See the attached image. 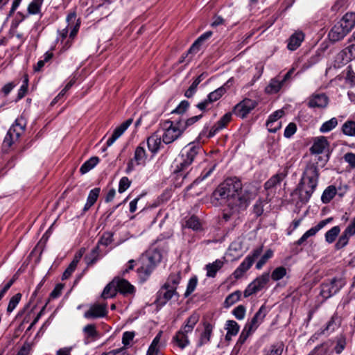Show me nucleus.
I'll list each match as a JSON object with an SVG mask.
<instances>
[{"label": "nucleus", "instance_id": "obj_38", "mask_svg": "<svg viewBox=\"0 0 355 355\" xmlns=\"http://www.w3.org/2000/svg\"><path fill=\"white\" fill-rule=\"evenodd\" d=\"M180 279L181 276L180 272L172 273L169 275L164 285L169 288H174L176 291L177 286L179 284Z\"/></svg>", "mask_w": 355, "mask_h": 355}, {"label": "nucleus", "instance_id": "obj_42", "mask_svg": "<svg viewBox=\"0 0 355 355\" xmlns=\"http://www.w3.org/2000/svg\"><path fill=\"white\" fill-rule=\"evenodd\" d=\"M241 296V292L240 291H236L230 294L224 302V306L226 308H228L236 302H237Z\"/></svg>", "mask_w": 355, "mask_h": 355}, {"label": "nucleus", "instance_id": "obj_58", "mask_svg": "<svg viewBox=\"0 0 355 355\" xmlns=\"http://www.w3.org/2000/svg\"><path fill=\"white\" fill-rule=\"evenodd\" d=\"M297 130V126L294 123H290L285 128L284 135L286 138L292 137Z\"/></svg>", "mask_w": 355, "mask_h": 355}, {"label": "nucleus", "instance_id": "obj_4", "mask_svg": "<svg viewBox=\"0 0 355 355\" xmlns=\"http://www.w3.org/2000/svg\"><path fill=\"white\" fill-rule=\"evenodd\" d=\"M162 254L156 248H150L141 255L139 259L140 266L137 269L139 275L146 279L161 261Z\"/></svg>", "mask_w": 355, "mask_h": 355}, {"label": "nucleus", "instance_id": "obj_59", "mask_svg": "<svg viewBox=\"0 0 355 355\" xmlns=\"http://www.w3.org/2000/svg\"><path fill=\"white\" fill-rule=\"evenodd\" d=\"M315 230L309 229L307 230L302 236L300 238L295 244L297 245H302L307 239L308 238L313 236L315 235L314 234Z\"/></svg>", "mask_w": 355, "mask_h": 355}, {"label": "nucleus", "instance_id": "obj_12", "mask_svg": "<svg viewBox=\"0 0 355 355\" xmlns=\"http://www.w3.org/2000/svg\"><path fill=\"white\" fill-rule=\"evenodd\" d=\"M293 72L294 68H292L284 75L282 79H280L279 76L272 78L265 89L266 92L270 94L277 93L284 83L291 79Z\"/></svg>", "mask_w": 355, "mask_h": 355}, {"label": "nucleus", "instance_id": "obj_57", "mask_svg": "<svg viewBox=\"0 0 355 355\" xmlns=\"http://www.w3.org/2000/svg\"><path fill=\"white\" fill-rule=\"evenodd\" d=\"M250 336H251L250 334L245 331L244 330H242L239 336V338L235 345V348H238L239 349H240L241 345L245 343V342L247 340Z\"/></svg>", "mask_w": 355, "mask_h": 355}, {"label": "nucleus", "instance_id": "obj_6", "mask_svg": "<svg viewBox=\"0 0 355 355\" xmlns=\"http://www.w3.org/2000/svg\"><path fill=\"white\" fill-rule=\"evenodd\" d=\"M355 24V14L347 13L342 20L334 26L329 32V37L333 41L343 39L354 27Z\"/></svg>", "mask_w": 355, "mask_h": 355}, {"label": "nucleus", "instance_id": "obj_32", "mask_svg": "<svg viewBox=\"0 0 355 355\" xmlns=\"http://www.w3.org/2000/svg\"><path fill=\"white\" fill-rule=\"evenodd\" d=\"M204 331L201 334L199 345L207 344L210 341V338L212 334L213 325L209 322L204 323Z\"/></svg>", "mask_w": 355, "mask_h": 355}, {"label": "nucleus", "instance_id": "obj_28", "mask_svg": "<svg viewBox=\"0 0 355 355\" xmlns=\"http://www.w3.org/2000/svg\"><path fill=\"white\" fill-rule=\"evenodd\" d=\"M224 265V261L220 259H216L213 263L206 265L205 269L207 270V276L208 277H215L217 272L222 268Z\"/></svg>", "mask_w": 355, "mask_h": 355}, {"label": "nucleus", "instance_id": "obj_14", "mask_svg": "<svg viewBox=\"0 0 355 355\" xmlns=\"http://www.w3.org/2000/svg\"><path fill=\"white\" fill-rule=\"evenodd\" d=\"M231 119L232 114L230 112L226 113L220 119V120L217 121L216 123H215L211 128L208 134H207L208 128L207 126H205L201 132V135H206L208 138L214 137L218 131L225 128L227 123L231 121Z\"/></svg>", "mask_w": 355, "mask_h": 355}, {"label": "nucleus", "instance_id": "obj_16", "mask_svg": "<svg viewBox=\"0 0 355 355\" xmlns=\"http://www.w3.org/2000/svg\"><path fill=\"white\" fill-rule=\"evenodd\" d=\"M174 296L178 297V292L174 288L163 285L157 292L156 302L159 305L164 306Z\"/></svg>", "mask_w": 355, "mask_h": 355}, {"label": "nucleus", "instance_id": "obj_29", "mask_svg": "<svg viewBox=\"0 0 355 355\" xmlns=\"http://www.w3.org/2000/svg\"><path fill=\"white\" fill-rule=\"evenodd\" d=\"M284 345L282 342H277L265 347L263 350V355H282Z\"/></svg>", "mask_w": 355, "mask_h": 355}, {"label": "nucleus", "instance_id": "obj_5", "mask_svg": "<svg viewBox=\"0 0 355 355\" xmlns=\"http://www.w3.org/2000/svg\"><path fill=\"white\" fill-rule=\"evenodd\" d=\"M67 26L61 31H58L56 40L64 43L62 49H67L70 47L72 40L76 35L79 27L80 21L77 19L75 12H70L67 17Z\"/></svg>", "mask_w": 355, "mask_h": 355}, {"label": "nucleus", "instance_id": "obj_62", "mask_svg": "<svg viewBox=\"0 0 355 355\" xmlns=\"http://www.w3.org/2000/svg\"><path fill=\"white\" fill-rule=\"evenodd\" d=\"M135 334L134 331H125L123 334L122 343L124 345H128L133 340Z\"/></svg>", "mask_w": 355, "mask_h": 355}, {"label": "nucleus", "instance_id": "obj_55", "mask_svg": "<svg viewBox=\"0 0 355 355\" xmlns=\"http://www.w3.org/2000/svg\"><path fill=\"white\" fill-rule=\"evenodd\" d=\"M309 355H329L328 348L326 345L322 344L315 347Z\"/></svg>", "mask_w": 355, "mask_h": 355}, {"label": "nucleus", "instance_id": "obj_45", "mask_svg": "<svg viewBox=\"0 0 355 355\" xmlns=\"http://www.w3.org/2000/svg\"><path fill=\"white\" fill-rule=\"evenodd\" d=\"M273 256V251L268 249L266 252L261 257L260 259L256 264V268L260 270L267 263V261L271 259Z\"/></svg>", "mask_w": 355, "mask_h": 355}, {"label": "nucleus", "instance_id": "obj_51", "mask_svg": "<svg viewBox=\"0 0 355 355\" xmlns=\"http://www.w3.org/2000/svg\"><path fill=\"white\" fill-rule=\"evenodd\" d=\"M198 284V279L196 277H191L187 284V290L184 293V297H189L196 289Z\"/></svg>", "mask_w": 355, "mask_h": 355}, {"label": "nucleus", "instance_id": "obj_10", "mask_svg": "<svg viewBox=\"0 0 355 355\" xmlns=\"http://www.w3.org/2000/svg\"><path fill=\"white\" fill-rule=\"evenodd\" d=\"M270 280V273L264 272L261 275L257 277L246 287L243 292L245 297H248L250 295L258 293L261 291L268 283Z\"/></svg>", "mask_w": 355, "mask_h": 355}, {"label": "nucleus", "instance_id": "obj_37", "mask_svg": "<svg viewBox=\"0 0 355 355\" xmlns=\"http://www.w3.org/2000/svg\"><path fill=\"white\" fill-rule=\"evenodd\" d=\"M99 162V158L98 157H92L87 160L80 167V172L82 174H85L94 168Z\"/></svg>", "mask_w": 355, "mask_h": 355}, {"label": "nucleus", "instance_id": "obj_24", "mask_svg": "<svg viewBox=\"0 0 355 355\" xmlns=\"http://www.w3.org/2000/svg\"><path fill=\"white\" fill-rule=\"evenodd\" d=\"M252 266V260L249 257H245V259L232 273L234 279H239L241 278L244 274L251 268Z\"/></svg>", "mask_w": 355, "mask_h": 355}, {"label": "nucleus", "instance_id": "obj_25", "mask_svg": "<svg viewBox=\"0 0 355 355\" xmlns=\"http://www.w3.org/2000/svg\"><path fill=\"white\" fill-rule=\"evenodd\" d=\"M328 141L324 137H320L315 139L310 148L312 154H320L328 147Z\"/></svg>", "mask_w": 355, "mask_h": 355}, {"label": "nucleus", "instance_id": "obj_44", "mask_svg": "<svg viewBox=\"0 0 355 355\" xmlns=\"http://www.w3.org/2000/svg\"><path fill=\"white\" fill-rule=\"evenodd\" d=\"M338 125V120L333 117L329 121H325L320 128V131L322 133L328 132L335 128Z\"/></svg>", "mask_w": 355, "mask_h": 355}, {"label": "nucleus", "instance_id": "obj_52", "mask_svg": "<svg viewBox=\"0 0 355 355\" xmlns=\"http://www.w3.org/2000/svg\"><path fill=\"white\" fill-rule=\"evenodd\" d=\"M113 241V234L110 232L103 233L101 239L98 241V245H102L105 246L109 245Z\"/></svg>", "mask_w": 355, "mask_h": 355}, {"label": "nucleus", "instance_id": "obj_43", "mask_svg": "<svg viewBox=\"0 0 355 355\" xmlns=\"http://www.w3.org/2000/svg\"><path fill=\"white\" fill-rule=\"evenodd\" d=\"M43 1L44 0H33L28 6V13L30 15H36L40 13Z\"/></svg>", "mask_w": 355, "mask_h": 355}, {"label": "nucleus", "instance_id": "obj_34", "mask_svg": "<svg viewBox=\"0 0 355 355\" xmlns=\"http://www.w3.org/2000/svg\"><path fill=\"white\" fill-rule=\"evenodd\" d=\"M337 193L336 187L334 185L327 187L323 191L321 200L323 203H329Z\"/></svg>", "mask_w": 355, "mask_h": 355}, {"label": "nucleus", "instance_id": "obj_41", "mask_svg": "<svg viewBox=\"0 0 355 355\" xmlns=\"http://www.w3.org/2000/svg\"><path fill=\"white\" fill-rule=\"evenodd\" d=\"M83 333L87 339L91 338L95 340L98 336V332L96 330V326L94 324L86 325L83 328Z\"/></svg>", "mask_w": 355, "mask_h": 355}, {"label": "nucleus", "instance_id": "obj_27", "mask_svg": "<svg viewBox=\"0 0 355 355\" xmlns=\"http://www.w3.org/2000/svg\"><path fill=\"white\" fill-rule=\"evenodd\" d=\"M225 329L227 331L225 335L226 340H231L232 336H235L239 331L240 326L234 320H227Z\"/></svg>", "mask_w": 355, "mask_h": 355}, {"label": "nucleus", "instance_id": "obj_22", "mask_svg": "<svg viewBox=\"0 0 355 355\" xmlns=\"http://www.w3.org/2000/svg\"><path fill=\"white\" fill-rule=\"evenodd\" d=\"M304 39V34L302 31H296L288 40L287 48L291 51L296 50Z\"/></svg>", "mask_w": 355, "mask_h": 355}, {"label": "nucleus", "instance_id": "obj_53", "mask_svg": "<svg viewBox=\"0 0 355 355\" xmlns=\"http://www.w3.org/2000/svg\"><path fill=\"white\" fill-rule=\"evenodd\" d=\"M351 236V235L346 234V231L345 230L336 244V248L340 249L347 245Z\"/></svg>", "mask_w": 355, "mask_h": 355}, {"label": "nucleus", "instance_id": "obj_54", "mask_svg": "<svg viewBox=\"0 0 355 355\" xmlns=\"http://www.w3.org/2000/svg\"><path fill=\"white\" fill-rule=\"evenodd\" d=\"M130 184L131 181L127 177L121 178L119 184V192L123 193L130 187Z\"/></svg>", "mask_w": 355, "mask_h": 355}, {"label": "nucleus", "instance_id": "obj_30", "mask_svg": "<svg viewBox=\"0 0 355 355\" xmlns=\"http://www.w3.org/2000/svg\"><path fill=\"white\" fill-rule=\"evenodd\" d=\"M212 33L211 31L206 32L200 35L191 46L188 50V53H197L200 49L202 43L207 39L209 38Z\"/></svg>", "mask_w": 355, "mask_h": 355}, {"label": "nucleus", "instance_id": "obj_36", "mask_svg": "<svg viewBox=\"0 0 355 355\" xmlns=\"http://www.w3.org/2000/svg\"><path fill=\"white\" fill-rule=\"evenodd\" d=\"M100 259L99 246H96L90 253L85 256V260L87 266L94 265Z\"/></svg>", "mask_w": 355, "mask_h": 355}, {"label": "nucleus", "instance_id": "obj_26", "mask_svg": "<svg viewBox=\"0 0 355 355\" xmlns=\"http://www.w3.org/2000/svg\"><path fill=\"white\" fill-rule=\"evenodd\" d=\"M188 334L189 332H185L183 329H180L173 338V341L180 348L184 349L189 345Z\"/></svg>", "mask_w": 355, "mask_h": 355}, {"label": "nucleus", "instance_id": "obj_2", "mask_svg": "<svg viewBox=\"0 0 355 355\" xmlns=\"http://www.w3.org/2000/svg\"><path fill=\"white\" fill-rule=\"evenodd\" d=\"M214 195L220 199H226L228 207L232 209L235 207L236 209H245L248 206L247 198L242 195V183L236 177L227 178L218 186Z\"/></svg>", "mask_w": 355, "mask_h": 355}, {"label": "nucleus", "instance_id": "obj_49", "mask_svg": "<svg viewBox=\"0 0 355 355\" xmlns=\"http://www.w3.org/2000/svg\"><path fill=\"white\" fill-rule=\"evenodd\" d=\"M340 231V230L338 226L333 227L331 229H330L329 231H327L326 232V234H325L326 241L329 243H333L335 241L337 236L338 235Z\"/></svg>", "mask_w": 355, "mask_h": 355}, {"label": "nucleus", "instance_id": "obj_33", "mask_svg": "<svg viewBox=\"0 0 355 355\" xmlns=\"http://www.w3.org/2000/svg\"><path fill=\"white\" fill-rule=\"evenodd\" d=\"M115 278L109 283L102 293V297L104 299L111 298L116 295L117 292Z\"/></svg>", "mask_w": 355, "mask_h": 355}, {"label": "nucleus", "instance_id": "obj_1", "mask_svg": "<svg viewBox=\"0 0 355 355\" xmlns=\"http://www.w3.org/2000/svg\"><path fill=\"white\" fill-rule=\"evenodd\" d=\"M202 152L201 147L193 144H189L182 149L173 166L176 186L180 187L189 178L192 169L191 166Z\"/></svg>", "mask_w": 355, "mask_h": 355}, {"label": "nucleus", "instance_id": "obj_11", "mask_svg": "<svg viewBox=\"0 0 355 355\" xmlns=\"http://www.w3.org/2000/svg\"><path fill=\"white\" fill-rule=\"evenodd\" d=\"M147 158V155L144 147L141 146V144L137 146L135 149L134 157L131 159L128 163L127 168L125 169L126 173H131L135 167V165H144Z\"/></svg>", "mask_w": 355, "mask_h": 355}, {"label": "nucleus", "instance_id": "obj_48", "mask_svg": "<svg viewBox=\"0 0 355 355\" xmlns=\"http://www.w3.org/2000/svg\"><path fill=\"white\" fill-rule=\"evenodd\" d=\"M21 296V294L19 293L15 294L10 298L7 307L8 313H10L14 311L17 304L19 303Z\"/></svg>", "mask_w": 355, "mask_h": 355}, {"label": "nucleus", "instance_id": "obj_64", "mask_svg": "<svg viewBox=\"0 0 355 355\" xmlns=\"http://www.w3.org/2000/svg\"><path fill=\"white\" fill-rule=\"evenodd\" d=\"M343 159L352 168H355V154L347 153L344 155Z\"/></svg>", "mask_w": 355, "mask_h": 355}, {"label": "nucleus", "instance_id": "obj_46", "mask_svg": "<svg viewBox=\"0 0 355 355\" xmlns=\"http://www.w3.org/2000/svg\"><path fill=\"white\" fill-rule=\"evenodd\" d=\"M287 274V270L284 266L276 268L271 274V278L274 281H279L284 278Z\"/></svg>", "mask_w": 355, "mask_h": 355}, {"label": "nucleus", "instance_id": "obj_40", "mask_svg": "<svg viewBox=\"0 0 355 355\" xmlns=\"http://www.w3.org/2000/svg\"><path fill=\"white\" fill-rule=\"evenodd\" d=\"M202 117V114L196 115L192 117H190L186 120L180 119L178 121L180 128L184 131L187 128L190 127L191 125L196 123L197 121H198Z\"/></svg>", "mask_w": 355, "mask_h": 355}, {"label": "nucleus", "instance_id": "obj_21", "mask_svg": "<svg viewBox=\"0 0 355 355\" xmlns=\"http://www.w3.org/2000/svg\"><path fill=\"white\" fill-rule=\"evenodd\" d=\"M328 104V98L324 94H313L309 101V106L310 107H325Z\"/></svg>", "mask_w": 355, "mask_h": 355}, {"label": "nucleus", "instance_id": "obj_39", "mask_svg": "<svg viewBox=\"0 0 355 355\" xmlns=\"http://www.w3.org/2000/svg\"><path fill=\"white\" fill-rule=\"evenodd\" d=\"M342 132L349 137H355V121L348 120L342 125Z\"/></svg>", "mask_w": 355, "mask_h": 355}, {"label": "nucleus", "instance_id": "obj_15", "mask_svg": "<svg viewBox=\"0 0 355 355\" xmlns=\"http://www.w3.org/2000/svg\"><path fill=\"white\" fill-rule=\"evenodd\" d=\"M107 314V305L94 304L85 312L84 318L88 320L103 318Z\"/></svg>", "mask_w": 355, "mask_h": 355}, {"label": "nucleus", "instance_id": "obj_13", "mask_svg": "<svg viewBox=\"0 0 355 355\" xmlns=\"http://www.w3.org/2000/svg\"><path fill=\"white\" fill-rule=\"evenodd\" d=\"M257 106L255 101L245 98L239 103L234 108L233 112L235 115L242 119L245 118Z\"/></svg>", "mask_w": 355, "mask_h": 355}, {"label": "nucleus", "instance_id": "obj_60", "mask_svg": "<svg viewBox=\"0 0 355 355\" xmlns=\"http://www.w3.org/2000/svg\"><path fill=\"white\" fill-rule=\"evenodd\" d=\"M189 103L187 101H182L180 103L178 106L172 111V113L183 114L189 107Z\"/></svg>", "mask_w": 355, "mask_h": 355}, {"label": "nucleus", "instance_id": "obj_23", "mask_svg": "<svg viewBox=\"0 0 355 355\" xmlns=\"http://www.w3.org/2000/svg\"><path fill=\"white\" fill-rule=\"evenodd\" d=\"M161 144V136L157 132H154L147 139L148 148L153 154L158 152Z\"/></svg>", "mask_w": 355, "mask_h": 355}, {"label": "nucleus", "instance_id": "obj_35", "mask_svg": "<svg viewBox=\"0 0 355 355\" xmlns=\"http://www.w3.org/2000/svg\"><path fill=\"white\" fill-rule=\"evenodd\" d=\"M267 314V310L264 305H262L259 311L255 313L253 318L249 321L252 324L256 327H259V325L263 322L264 318Z\"/></svg>", "mask_w": 355, "mask_h": 355}, {"label": "nucleus", "instance_id": "obj_31", "mask_svg": "<svg viewBox=\"0 0 355 355\" xmlns=\"http://www.w3.org/2000/svg\"><path fill=\"white\" fill-rule=\"evenodd\" d=\"M200 318L198 313H193L186 320L185 324L181 327L185 332L191 333L196 324L198 323Z\"/></svg>", "mask_w": 355, "mask_h": 355}, {"label": "nucleus", "instance_id": "obj_18", "mask_svg": "<svg viewBox=\"0 0 355 355\" xmlns=\"http://www.w3.org/2000/svg\"><path fill=\"white\" fill-rule=\"evenodd\" d=\"M288 174V169L286 167L281 169L277 173L273 175L269 180L264 184V188L266 191H272L281 183V182L286 177Z\"/></svg>", "mask_w": 355, "mask_h": 355}, {"label": "nucleus", "instance_id": "obj_8", "mask_svg": "<svg viewBox=\"0 0 355 355\" xmlns=\"http://www.w3.org/2000/svg\"><path fill=\"white\" fill-rule=\"evenodd\" d=\"M164 134L162 135V141L166 144L173 143L178 139L184 132L180 128V125L178 121L173 122L166 121L163 124Z\"/></svg>", "mask_w": 355, "mask_h": 355}, {"label": "nucleus", "instance_id": "obj_56", "mask_svg": "<svg viewBox=\"0 0 355 355\" xmlns=\"http://www.w3.org/2000/svg\"><path fill=\"white\" fill-rule=\"evenodd\" d=\"M245 307L243 305H239L233 310L232 313L236 319L243 320L245 318Z\"/></svg>", "mask_w": 355, "mask_h": 355}, {"label": "nucleus", "instance_id": "obj_63", "mask_svg": "<svg viewBox=\"0 0 355 355\" xmlns=\"http://www.w3.org/2000/svg\"><path fill=\"white\" fill-rule=\"evenodd\" d=\"M253 212L258 217L263 212V202L261 200H257L253 206Z\"/></svg>", "mask_w": 355, "mask_h": 355}, {"label": "nucleus", "instance_id": "obj_3", "mask_svg": "<svg viewBox=\"0 0 355 355\" xmlns=\"http://www.w3.org/2000/svg\"><path fill=\"white\" fill-rule=\"evenodd\" d=\"M319 171L315 164H309L302 175L299 183L297 191L300 200L302 202H307L316 189L318 184Z\"/></svg>", "mask_w": 355, "mask_h": 355}, {"label": "nucleus", "instance_id": "obj_17", "mask_svg": "<svg viewBox=\"0 0 355 355\" xmlns=\"http://www.w3.org/2000/svg\"><path fill=\"white\" fill-rule=\"evenodd\" d=\"M341 322V317L337 312H335L325 325L320 329L321 333L326 336L330 335L340 327Z\"/></svg>", "mask_w": 355, "mask_h": 355}, {"label": "nucleus", "instance_id": "obj_7", "mask_svg": "<svg viewBox=\"0 0 355 355\" xmlns=\"http://www.w3.org/2000/svg\"><path fill=\"white\" fill-rule=\"evenodd\" d=\"M26 126V121L23 116H20L15 120L3 139V149L9 148L18 141L20 136L24 132Z\"/></svg>", "mask_w": 355, "mask_h": 355}, {"label": "nucleus", "instance_id": "obj_20", "mask_svg": "<svg viewBox=\"0 0 355 355\" xmlns=\"http://www.w3.org/2000/svg\"><path fill=\"white\" fill-rule=\"evenodd\" d=\"M118 292L123 295H133L135 288L128 281L124 279L115 278Z\"/></svg>", "mask_w": 355, "mask_h": 355}, {"label": "nucleus", "instance_id": "obj_50", "mask_svg": "<svg viewBox=\"0 0 355 355\" xmlns=\"http://www.w3.org/2000/svg\"><path fill=\"white\" fill-rule=\"evenodd\" d=\"M185 226L193 230H198L201 227L198 218L195 216H191L188 220H186Z\"/></svg>", "mask_w": 355, "mask_h": 355}, {"label": "nucleus", "instance_id": "obj_9", "mask_svg": "<svg viewBox=\"0 0 355 355\" xmlns=\"http://www.w3.org/2000/svg\"><path fill=\"white\" fill-rule=\"evenodd\" d=\"M345 284L342 278L334 277L321 285L320 295L324 299H328L338 293Z\"/></svg>", "mask_w": 355, "mask_h": 355}, {"label": "nucleus", "instance_id": "obj_61", "mask_svg": "<svg viewBox=\"0 0 355 355\" xmlns=\"http://www.w3.org/2000/svg\"><path fill=\"white\" fill-rule=\"evenodd\" d=\"M100 191H101L100 188H94V189H92L89 193L87 200L88 201L91 202L92 203L94 204L98 199V197L100 193Z\"/></svg>", "mask_w": 355, "mask_h": 355}, {"label": "nucleus", "instance_id": "obj_47", "mask_svg": "<svg viewBox=\"0 0 355 355\" xmlns=\"http://www.w3.org/2000/svg\"><path fill=\"white\" fill-rule=\"evenodd\" d=\"M225 92L226 90L224 87H220L214 92L209 93L207 96V98H209V101L213 103L214 102L220 98Z\"/></svg>", "mask_w": 355, "mask_h": 355}, {"label": "nucleus", "instance_id": "obj_19", "mask_svg": "<svg viewBox=\"0 0 355 355\" xmlns=\"http://www.w3.org/2000/svg\"><path fill=\"white\" fill-rule=\"evenodd\" d=\"M132 119H128L114 129L112 136L106 141L107 147L112 146L114 141L124 133L132 124Z\"/></svg>", "mask_w": 355, "mask_h": 355}]
</instances>
